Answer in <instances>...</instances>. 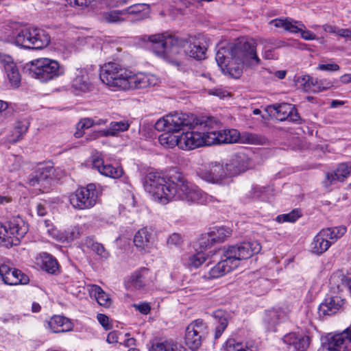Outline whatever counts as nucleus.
<instances>
[{
    "mask_svg": "<svg viewBox=\"0 0 351 351\" xmlns=\"http://www.w3.org/2000/svg\"><path fill=\"white\" fill-rule=\"evenodd\" d=\"M256 47L254 39L240 38L219 49L215 58L217 63L223 74L238 79L244 69H254L261 64Z\"/></svg>",
    "mask_w": 351,
    "mask_h": 351,
    "instance_id": "1",
    "label": "nucleus"
},
{
    "mask_svg": "<svg viewBox=\"0 0 351 351\" xmlns=\"http://www.w3.org/2000/svg\"><path fill=\"white\" fill-rule=\"evenodd\" d=\"M99 77L102 83L113 91L146 88L160 83V79L152 73H135L114 61L101 66Z\"/></svg>",
    "mask_w": 351,
    "mask_h": 351,
    "instance_id": "2",
    "label": "nucleus"
},
{
    "mask_svg": "<svg viewBox=\"0 0 351 351\" xmlns=\"http://www.w3.org/2000/svg\"><path fill=\"white\" fill-rule=\"evenodd\" d=\"M261 250V243L257 241L243 242L224 248L221 251V261L209 270L208 277L217 278L230 273L240 265L241 261L250 258Z\"/></svg>",
    "mask_w": 351,
    "mask_h": 351,
    "instance_id": "3",
    "label": "nucleus"
},
{
    "mask_svg": "<svg viewBox=\"0 0 351 351\" xmlns=\"http://www.w3.org/2000/svg\"><path fill=\"white\" fill-rule=\"evenodd\" d=\"M251 167L250 158L243 153L233 156L227 162H212L206 169H202L199 177L208 182L221 184L230 176H234Z\"/></svg>",
    "mask_w": 351,
    "mask_h": 351,
    "instance_id": "4",
    "label": "nucleus"
},
{
    "mask_svg": "<svg viewBox=\"0 0 351 351\" xmlns=\"http://www.w3.org/2000/svg\"><path fill=\"white\" fill-rule=\"evenodd\" d=\"M191 123V125L186 127L189 130L183 131L180 134L179 148L189 151L212 145L210 118L204 119L194 118Z\"/></svg>",
    "mask_w": 351,
    "mask_h": 351,
    "instance_id": "5",
    "label": "nucleus"
},
{
    "mask_svg": "<svg viewBox=\"0 0 351 351\" xmlns=\"http://www.w3.org/2000/svg\"><path fill=\"white\" fill-rule=\"evenodd\" d=\"M145 189L153 199L161 204L177 200L178 181L174 182L158 172H149L145 180Z\"/></svg>",
    "mask_w": 351,
    "mask_h": 351,
    "instance_id": "6",
    "label": "nucleus"
},
{
    "mask_svg": "<svg viewBox=\"0 0 351 351\" xmlns=\"http://www.w3.org/2000/svg\"><path fill=\"white\" fill-rule=\"evenodd\" d=\"M30 75L42 83L54 80L64 75L65 68L58 60L49 58H39L27 64Z\"/></svg>",
    "mask_w": 351,
    "mask_h": 351,
    "instance_id": "7",
    "label": "nucleus"
},
{
    "mask_svg": "<svg viewBox=\"0 0 351 351\" xmlns=\"http://www.w3.org/2000/svg\"><path fill=\"white\" fill-rule=\"evenodd\" d=\"M147 40L156 45L153 49L154 53L167 61H173L180 53V45L182 41L168 32L149 35Z\"/></svg>",
    "mask_w": 351,
    "mask_h": 351,
    "instance_id": "8",
    "label": "nucleus"
},
{
    "mask_svg": "<svg viewBox=\"0 0 351 351\" xmlns=\"http://www.w3.org/2000/svg\"><path fill=\"white\" fill-rule=\"evenodd\" d=\"M347 232L346 226H340L321 230L312 239L308 251L315 255L320 256L325 253L335 242Z\"/></svg>",
    "mask_w": 351,
    "mask_h": 351,
    "instance_id": "9",
    "label": "nucleus"
},
{
    "mask_svg": "<svg viewBox=\"0 0 351 351\" xmlns=\"http://www.w3.org/2000/svg\"><path fill=\"white\" fill-rule=\"evenodd\" d=\"M16 43L23 48L42 49L49 45L51 37L43 29L26 27L18 36Z\"/></svg>",
    "mask_w": 351,
    "mask_h": 351,
    "instance_id": "10",
    "label": "nucleus"
},
{
    "mask_svg": "<svg viewBox=\"0 0 351 351\" xmlns=\"http://www.w3.org/2000/svg\"><path fill=\"white\" fill-rule=\"evenodd\" d=\"M27 231V224L21 218L13 219L8 225L0 223V243L6 247L17 245Z\"/></svg>",
    "mask_w": 351,
    "mask_h": 351,
    "instance_id": "11",
    "label": "nucleus"
},
{
    "mask_svg": "<svg viewBox=\"0 0 351 351\" xmlns=\"http://www.w3.org/2000/svg\"><path fill=\"white\" fill-rule=\"evenodd\" d=\"M213 196L202 191L195 184L186 180H178L177 200L206 204L213 202Z\"/></svg>",
    "mask_w": 351,
    "mask_h": 351,
    "instance_id": "12",
    "label": "nucleus"
},
{
    "mask_svg": "<svg viewBox=\"0 0 351 351\" xmlns=\"http://www.w3.org/2000/svg\"><path fill=\"white\" fill-rule=\"evenodd\" d=\"M269 25L277 29H282L291 34H300V36L305 40H316L319 39L317 35L306 28L304 24L300 21L291 18H277L269 21Z\"/></svg>",
    "mask_w": 351,
    "mask_h": 351,
    "instance_id": "13",
    "label": "nucleus"
},
{
    "mask_svg": "<svg viewBox=\"0 0 351 351\" xmlns=\"http://www.w3.org/2000/svg\"><path fill=\"white\" fill-rule=\"evenodd\" d=\"M193 119L194 117L187 114H169L158 119L155 128L158 131L178 132L184 130L188 125H191V122Z\"/></svg>",
    "mask_w": 351,
    "mask_h": 351,
    "instance_id": "14",
    "label": "nucleus"
},
{
    "mask_svg": "<svg viewBox=\"0 0 351 351\" xmlns=\"http://www.w3.org/2000/svg\"><path fill=\"white\" fill-rule=\"evenodd\" d=\"M98 195L96 186L93 184L77 189L70 195V203L75 208L84 210L93 207Z\"/></svg>",
    "mask_w": 351,
    "mask_h": 351,
    "instance_id": "15",
    "label": "nucleus"
},
{
    "mask_svg": "<svg viewBox=\"0 0 351 351\" xmlns=\"http://www.w3.org/2000/svg\"><path fill=\"white\" fill-rule=\"evenodd\" d=\"M53 175V167L51 162L40 164L29 176V184L38 187L37 189L42 193L46 192L50 189Z\"/></svg>",
    "mask_w": 351,
    "mask_h": 351,
    "instance_id": "16",
    "label": "nucleus"
},
{
    "mask_svg": "<svg viewBox=\"0 0 351 351\" xmlns=\"http://www.w3.org/2000/svg\"><path fill=\"white\" fill-rule=\"evenodd\" d=\"M180 40L182 43L180 47H183L186 54L197 60H203L206 58L208 43L207 38L204 35L191 36L185 40Z\"/></svg>",
    "mask_w": 351,
    "mask_h": 351,
    "instance_id": "17",
    "label": "nucleus"
},
{
    "mask_svg": "<svg viewBox=\"0 0 351 351\" xmlns=\"http://www.w3.org/2000/svg\"><path fill=\"white\" fill-rule=\"evenodd\" d=\"M133 243L141 254H149L157 249L156 237L154 231L147 227L139 229L134 234Z\"/></svg>",
    "mask_w": 351,
    "mask_h": 351,
    "instance_id": "18",
    "label": "nucleus"
},
{
    "mask_svg": "<svg viewBox=\"0 0 351 351\" xmlns=\"http://www.w3.org/2000/svg\"><path fill=\"white\" fill-rule=\"evenodd\" d=\"M206 328V325L202 319L194 320L187 326L184 341L189 349L196 350L201 346Z\"/></svg>",
    "mask_w": 351,
    "mask_h": 351,
    "instance_id": "19",
    "label": "nucleus"
},
{
    "mask_svg": "<svg viewBox=\"0 0 351 351\" xmlns=\"http://www.w3.org/2000/svg\"><path fill=\"white\" fill-rule=\"evenodd\" d=\"M210 125H212L210 130L213 138L212 145L221 143H239L241 133L237 130L224 129L219 130V123L213 118H210Z\"/></svg>",
    "mask_w": 351,
    "mask_h": 351,
    "instance_id": "20",
    "label": "nucleus"
},
{
    "mask_svg": "<svg viewBox=\"0 0 351 351\" xmlns=\"http://www.w3.org/2000/svg\"><path fill=\"white\" fill-rule=\"evenodd\" d=\"M0 276L3 282L8 285H26L29 282L28 276L21 271L11 267L9 263L0 264Z\"/></svg>",
    "mask_w": 351,
    "mask_h": 351,
    "instance_id": "21",
    "label": "nucleus"
},
{
    "mask_svg": "<svg viewBox=\"0 0 351 351\" xmlns=\"http://www.w3.org/2000/svg\"><path fill=\"white\" fill-rule=\"evenodd\" d=\"M282 340L288 351H305L310 344L309 337L301 332H290Z\"/></svg>",
    "mask_w": 351,
    "mask_h": 351,
    "instance_id": "22",
    "label": "nucleus"
},
{
    "mask_svg": "<svg viewBox=\"0 0 351 351\" xmlns=\"http://www.w3.org/2000/svg\"><path fill=\"white\" fill-rule=\"evenodd\" d=\"M45 226L49 236L61 242L71 241L80 234V228L78 227H73L64 232H61L49 220L45 221Z\"/></svg>",
    "mask_w": 351,
    "mask_h": 351,
    "instance_id": "23",
    "label": "nucleus"
},
{
    "mask_svg": "<svg viewBox=\"0 0 351 351\" xmlns=\"http://www.w3.org/2000/svg\"><path fill=\"white\" fill-rule=\"evenodd\" d=\"M0 62L3 65L7 78L13 88H17L21 83V75L15 62L11 56H0Z\"/></svg>",
    "mask_w": 351,
    "mask_h": 351,
    "instance_id": "24",
    "label": "nucleus"
},
{
    "mask_svg": "<svg viewBox=\"0 0 351 351\" xmlns=\"http://www.w3.org/2000/svg\"><path fill=\"white\" fill-rule=\"evenodd\" d=\"M45 329L53 333L70 332L73 328L72 322L61 315H53L44 323Z\"/></svg>",
    "mask_w": 351,
    "mask_h": 351,
    "instance_id": "25",
    "label": "nucleus"
},
{
    "mask_svg": "<svg viewBox=\"0 0 351 351\" xmlns=\"http://www.w3.org/2000/svg\"><path fill=\"white\" fill-rule=\"evenodd\" d=\"M130 126L128 121L111 122L107 129L95 131L90 135V140H94L101 136H117L119 133L127 131Z\"/></svg>",
    "mask_w": 351,
    "mask_h": 351,
    "instance_id": "26",
    "label": "nucleus"
},
{
    "mask_svg": "<svg viewBox=\"0 0 351 351\" xmlns=\"http://www.w3.org/2000/svg\"><path fill=\"white\" fill-rule=\"evenodd\" d=\"M351 176V161L339 163L332 171L326 174V181L330 184L335 182H343Z\"/></svg>",
    "mask_w": 351,
    "mask_h": 351,
    "instance_id": "27",
    "label": "nucleus"
},
{
    "mask_svg": "<svg viewBox=\"0 0 351 351\" xmlns=\"http://www.w3.org/2000/svg\"><path fill=\"white\" fill-rule=\"evenodd\" d=\"M72 88L76 94L86 93L92 88L88 71L84 69H78L75 77L72 81Z\"/></svg>",
    "mask_w": 351,
    "mask_h": 351,
    "instance_id": "28",
    "label": "nucleus"
},
{
    "mask_svg": "<svg viewBox=\"0 0 351 351\" xmlns=\"http://www.w3.org/2000/svg\"><path fill=\"white\" fill-rule=\"evenodd\" d=\"M331 288L337 291H342L347 288L351 293V273L338 270L334 272L330 278Z\"/></svg>",
    "mask_w": 351,
    "mask_h": 351,
    "instance_id": "29",
    "label": "nucleus"
},
{
    "mask_svg": "<svg viewBox=\"0 0 351 351\" xmlns=\"http://www.w3.org/2000/svg\"><path fill=\"white\" fill-rule=\"evenodd\" d=\"M25 27L16 21H10L6 22L2 27V38L17 46V37Z\"/></svg>",
    "mask_w": 351,
    "mask_h": 351,
    "instance_id": "30",
    "label": "nucleus"
},
{
    "mask_svg": "<svg viewBox=\"0 0 351 351\" xmlns=\"http://www.w3.org/2000/svg\"><path fill=\"white\" fill-rule=\"evenodd\" d=\"M93 166L94 168L97 169L101 174L114 179L121 177L123 173L121 167L105 164L103 160L99 158L93 159Z\"/></svg>",
    "mask_w": 351,
    "mask_h": 351,
    "instance_id": "31",
    "label": "nucleus"
},
{
    "mask_svg": "<svg viewBox=\"0 0 351 351\" xmlns=\"http://www.w3.org/2000/svg\"><path fill=\"white\" fill-rule=\"evenodd\" d=\"M155 280L154 274L148 269L143 268L136 271L131 276L132 286L137 289H141L149 285Z\"/></svg>",
    "mask_w": 351,
    "mask_h": 351,
    "instance_id": "32",
    "label": "nucleus"
},
{
    "mask_svg": "<svg viewBox=\"0 0 351 351\" xmlns=\"http://www.w3.org/2000/svg\"><path fill=\"white\" fill-rule=\"evenodd\" d=\"M127 21H141L149 17V5L147 3H136L125 8Z\"/></svg>",
    "mask_w": 351,
    "mask_h": 351,
    "instance_id": "33",
    "label": "nucleus"
},
{
    "mask_svg": "<svg viewBox=\"0 0 351 351\" xmlns=\"http://www.w3.org/2000/svg\"><path fill=\"white\" fill-rule=\"evenodd\" d=\"M276 111L275 117L279 121L289 119L292 121L298 120L299 115L293 105L290 104H282L273 106Z\"/></svg>",
    "mask_w": 351,
    "mask_h": 351,
    "instance_id": "34",
    "label": "nucleus"
},
{
    "mask_svg": "<svg viewBox=\"0 0 351 351\" xmlns=\"http://www.w3.org/2000/svg\"><path fill=\"white\" fill-rule=\"evenodd\" d=\"M343 304L344 300L339 296L328 297L319 305V312L323 315H330L337 313Z\"/></svg>",
    "mask_w": 351,
    "mask_h": 351,
    "instance_id": "35",
    "label": "nucleus"
},
{
    "mask_svg": "<svg viewBox=\"0 0 351 351\" xmlns=\"http://www.w3.org/2000/svg\"><path fill=\"white\" fill-rule=\"evenodd\" d=\"M87 289L90 296L94 298L100 306L106 308L111 306L112 300L110 295L105 292L99 286L88 285H87Z\"/></svg>",
    "mask_w": 351,
    "mask_h": 351,
    "instance_id": "36",
    "label": "nucleus"
},
{
    "mask_svg": "<svg viewBox=\"0 0 351 351\" xmlns=\"http://www.w3.org/2000/svg\"><path fill=\"white\" fill-rule=\"evenodd\" d=\"M28 129V123L26 121H17L9 130L6 140L8 143L14 144L20 141Z\"/></svg>",
    "mask_w": 351,
    "mask_h": 351,
    "instance_id": "37",
    "label": "nucleus"
},
{
    "mask_svg": "<svg viewBox=\"0 0 351 351\" xmlns=\"http://www.w3.org/2000/svg\"><path fill=\"white\" fill-rule=\"evenodd\" d=\"M36 264L49 274H54L58 268L56 260L47 253L40 254L36 259Z\"/></svg>",
    "mask_w": 351,
    "mask_h": 351,
    "instance_id": "38",
    "label": "nucleus"
},
{
    "mask_svg": "<svg viewBox=\"0 0 351 351\" xmlns=\"http://www.w3.org/2000/svg\"><path fill=\"white\" fill-rule=\"evenodd\" d=\"M288 315V312L281 313L279 310L271 309L265 312L263 319L266 326L269 328L276 324L279 320L285 319Z\"/></svg>",
    "mask_w": 351,
    "mask_h": 351,
    "instance_id": "39",
    "label": "nucleus"
},
{
    "mask_svg": "<svg viewBox=\"0 0 351 351\" xmlns=\"http://www.w3.org/2000/svg\"><path fill=\"white\" fill-rule=\"evenodd\" d=\"M226 351H257L256 348L250 342L237 341L229 339L225 345Z\"/></svg>",
    "mask_w": 351,
    "mask_h": 351,
    "instance_id": "40",
    "label": "nucleus"
},
{
    "mask_svg": "<svg viewBox=\"0 0 351 351\" xmlns=\"http://www.w3.org/2000/svg\"><path fill=\"white\" fill-rule=\"evenodd\" d=\"M149 351H187L182 346L173 341H165L153 343Z\"/></svg>",
    "mask_w": 351,
    "mask_h": 351,
    "instance_id": "41",
    "label": "nucleus"
},
{
    "mask_svg": "<svg viewBox=\"0 0 351 351\" xmlns=\"http://www.w3.org/2000/svg\"><path fill=\"white\" fill-rule=\"evenodd\" d=\"M164 132L158 137L160 144L166 148H173L176 146L179 147L180 135L178 136L173 132Z\"/></svg>",
    "mask_w": 351,
    "mask_h": 351,
    "instance_id": "42",
    "label": "nucleus"
},
{
    "mask_svg": "<svg viewBox=\"0 0 351 351\" xmlns=\"http://www.w3.org/2000/svg\"><path fill=\"white\" fill-rule=\"evenodd\" d=\"M102 17L104 21L109 23H118L127 21L125 9L106 12Z\"/></svg>",
    "mask_w": 351,
    "mask_h": 351,
    "instance_id": "43",
    "label": "nucleus"
},
{
    "mask_svg": "<svg viewBox=\"0 0 351 351\" xmlns=\"http://www.w3.org/2000/svg\"><path fill=\"white\" fill-rule=\"evenodd\" d=\"M206 259L205 254L202 252H199L194 254L188 255L184 258V263L190 269L197 268Z\"/></svg>",
    "mask_w": 351,
    "mask_h": 351,
    "instance_id": "44",
    "label": "nucleus"
},
{
    "mask_svg": "<svg viewBox=\"0 0 351 351\" xmlns=\"http://www.w3.org/2000/svg\"><path fill=\"white\" fill-rule=\"evenodd\" d=\"M232 231L229 228L220 227L210 232V235H205L202 240H205L206 237H210L213 242H223L225 239L231 235Z\"/></svg>",
    "mask_w": 351,
    "mask_h": 351,
    "instance_id": "45",
    "label": "nucleus"
},
{
    "mask_svg": "<svg viewBox=\"0 0 351 351\" xmlns=\"http://www.w3.org/2000/svg\"><path fill=\"white\" fill-rule=\"evenodd\" d=\"M298 83L300 84L301 86L304 88L306 90H312V91H316L317 90L313 88L314 86V80L312 77H311L308 75H305L303 76H301L298 77ZM326 86L323 87L322 88H319L317 90L318 91H321L322 90L330 88L332 86V83L330 82H326Z\"/></svg>",
    "mask_w": 351,
    "mask_h": 351,
    "instance_id": "46",
    "label": "nucleus"
},
{
    "mask_svg": "<svg viewBox=\"0 0 351 351\" xmlns=\"http://www.w3.org/2000/svg\"><path fill=\"white\" fill-rule=\"evenodd\" d=\"M265 139L256 134L245 132L241 134L239 143L252 145H263Z\"/></svg>",
    "mask_w": 351,
    "mask_h": 351,
    "instance_id": "47",
    "label": "nucleus"
},
{
    "mask_svg": "<svg viewBox=\"0 0 351 351\" xmlns=\"http://www.w3.org/2000/svg\"><path fill=\"white\" fill-rule=\"evenodd\" d=\"M93 126V118H84L82 119L76 125V132L74 136L76 138H80L84 135V130L89 129Z\"/></svg>",
    "mask_w": 351,
    "mask_h": 351,
    "instance_id": "48",
    "label": "nucleus"
},
{
    "mask_svg": "<svg viewBox=\"0 0 351 351\" xmlns=\"http://www.w3.org/2000/svg\"><path fill=\"white\" fill-rule=\"evenodd\" d=\"M300 216L301 215L299 211L294 210L289 213L278 215L275 220L279 223L285 222L293 223L296 221L300 217Z\"/></svg>",
    "mask_w": 351,
    "mask_h": 351,
    "instance_id": "49",
    "label": "nucleus"
},
{
    "mask_svg": "<svg viewBox=\"0 0 351 351\" xmlns=\"http://www.w3.org/2000/svg\"><path fill=\"white\" fill-rule=\"evenodd\" d=\"M215 319H219L217 322V326L216 327L217 329V335L216 336H219L223 331L225 330L228 325V321L226 319V317L225 315V313L223 311H216L214 314Z\"/></svg>",
    "mask_w": 351,
    "mask_h": 351,
    "instance_id": "50",
    "label": "nucleus"
},
{
    "mask_svg": "<svg viewBox=\"0 0 351 351\" xmlns=\"http://www.w3.org/2000/svg\"><path fill=\"white\" fill-rule=\"evenodd\" d=\"M265 45V49L262 52L263 57L267 60H271L275 58V55L274 53V51L271 49H267V45L271 44L274 46V48H280L283 46H285V43L283 41H278L276 43H271L270 41L265 40L264 41Z\"/></svg>",
    "mask_w": 351,
    "mask_h": 351,
    "instance_id": "51",
    "label": "nucleus"
},
{
    "mask_svg": "<svg viewBox=\"0 0 351 351\" xmlns=\"http://www.w3.org/2000/svg\"><path fill=\"white\" fill-rule=\"evenodd\" d=\"M183 238L178 233H173L167 239V245L169 248H179L183 244Z\"/></svg>",
    "mask_w": 351,
    "mask_h": 351,
    "instance_id": "52",
    "label": "nucleus"
},
{
    "mask_svg": "<svg viewBox=\"0 0 351 351\" xmlns=\"http://www.w3.org/2000/svg\"><path fill=\"white\" fill-rule=\"evenodd\" d=\"M87 244L90 247L91 250L97 255L100 256L102 258H107L108 257V252L104 247L98 243H93L91 239L87 240Z\"/></svg>",
    "mask_w": 351,
    "mask_h": 351,
    "instance_id": "53",
    "label": "nucleus"
},
{
    "mask_svg": "<svg viewBox=\"0 0 351 351\" xmlns=\"http://www.w3.org/2000/svg\"><path fill=\"white\" fill-rule=\"evenodd\" d=\"M97 319L105 330H108L112 328L111 321L107 315L99 313L97 315Z\"/></svg>",
    "mask_w": 351,
    "mask_h": 351,
    "instance_id": "54",
    "label": "nucleus"
},
{
    "mask_svg": "<svg viewBox=\"0 0 351 351\" xmlns=\"http://www.w3.org/2000/svg\"><path fill=\"white\" fill-rule=\"evenodd\" d=\"M208 94L210 95L217 96L221 99L230 96V94L227 90L221 88L210 89L208 90Z\"/></svg>",
    "mask_w": 351,
    "mask_h": 351,
    "instance_id": "55",
    "label": "nucleus"
},
{
    "mask_svg": "<svg viewBox=\"0 0 351 351\" xmlns=\"http://www.w3.org/2000/svg\"><path fill=\"white\" fill-rule=\"evenodd\" d=\"M265 192V190L263 188L254 187L250 191V193L252 199H261L264 200L265 199L264 195Z\"/></svg>",
    "mask_w": 351,
    "mask_h": 351,
    "instance_id": "56",
    "label": "nucleus"
},
{
    "mask_svg": "<svg viewBox=\"0 0 351 351\" xmlns=\"http://www.w3.org/2000/svg\"><path fill=\"white\" fill-rule=\"evenodd\" d=\"M130 0H104V4L109 8H119L128 3Z\"/></svg>",
    "mask_w": 351,
    "mask_h": 351,
    "instance_id": "57",
    "label": "nucleus"
},
{
    "mask_svg": "<svg viewBox=\"0 0 351 351\" xmlns=\"http://www.w3.org/2000/svg\"><path fill=\"white\" fill-rule=\"evenodd\" d=\"M133 306L143 315H147L151 310L150 304L147 302H141L139 304H134Z\"/></svg>",
    "mask_w": 351,
    "mask_h": 351,
    "instance_id": "58",
    "label": "nucleus"
},
{
    "mask_svg": "<svg viewBox=\"0 0 351 351\" xmlns=\"http://www.w3.org/2000/svg\"><path fill=\"white\" fill-rule=\"evenodd\" d=\"M317 69L320 71H337L339 70V66L335 63L319 64Z\"/></svg>",
    "mask_w": 351,
    "mask_h": 351,
    "instance_id": "59",
    "label": "nucleus"
},
{
    "mask_svg": "<svg viewBox=\"0 0 351 351\" xmlns=\"http://www.w3.org/2000/svg\"><path fill=\"white\" fill-rule=\"evenodd\" d=\"M71 6L86 7L90 4L93 0H66Z\"/></svg>",
    "mask_w": 351,
    "mask_h": 351,
    "instance_id": "60",
    "label": "nucleus"
},
{
    "mask_svg": "<svg viewBox=\"0 0 351 351\" xmlns=\"http://www.w3.org/2000/svg\"><path fill=\"white\" fill-rule=\"evenodd\" d=\"M312 29H313L315 31L319 32V29L322 28L323 30L326 32L328 33H336L337 31H335V27L329 25H324L323 26H320L318 25H313L311 27Z\"/></svg>",
    "mask_w": 351,
    "mask_h": 351,
    "instance_id": "61",
    "label": "nucleus"
},
{
    "mask_svg": "<svg viewBox=\"0 0 351 351\" xmlns=\"http://www.w3.org/2000/svg\"><path fill=\"white\" fill-rule=\"evenodd\" d=\"M119 340V335L117 331L110 332L108 336L106 341L109 343H117Z\"/></svg>",
    "mask_w": 351,
    "mask_h": 351,
    "instance_id": "62",
    "label": "nucleus"
},
{
    "mask_svg": "<svg viewBox=\"0 0 351 351\" xmlns=\"http://www.w3.org/2000/svg\"><path fill=\"white\" fill-rule=\"evenodd\" d=\"M337 34L348 40H351V29H341L337 30Z\"/></svg>",
    "mask_w": 351,
    "mask_h": 351,
    "instance_id": "63",
    "label": "nucleus"
},
{
    "mask_svg": "<svg viewBox=\"0 0 351 351\" xmlns=\"http://www.w3.org/2000/svg\"><path fill=\"white\" fill-rule=\"evenodd\" d=\"M47 208L45 206L42 204L39 203L36 206V213L40 217H43L47 214Z\"/></svg>",
    "mask_w": 351,
    "mask_h": 351,
    "instance_id": "64",
    "label": "nucleus"
}]
</instances>
